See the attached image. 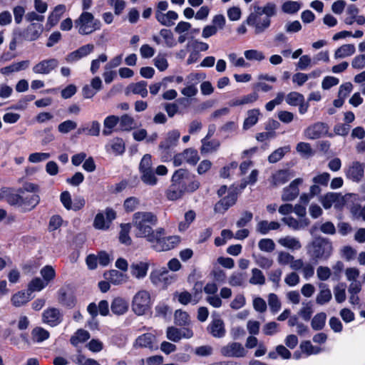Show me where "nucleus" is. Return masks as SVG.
<instances>
[{"instance_id":"1","label":"nucleus","mask_w":365,"mask_h":365,"mask_svg":"<svg viewBox=\"0 0 365 365\" xmlns=\"http://www.w3.org/2000/svg\"><path fill=\"white\" fill-rule=\"evenodd\" d=\"M253 11L248 16L246 22L255 28V34L263 33L270 26V17L276 15L277 6L274 3L268 2L264 7L252 5Z\"/></svg>"},{"instance_id":"2","label":"nucleus","mask_w":365,"mask_h":365,"mask_svg":"<svg viewBox=\"0 0 365 365\" xmlns=\"http://www.w3.org/2000/svg\"><path fill=\"white\" fill-rule=\"evenodd\" d=\"M158 217L152 212H136L132 217V225L137 237L145 238L148 242L153 237L155 230L153 226L158 224Z\"/></svg>"},{"instance_id":"3","label":"nucleus","mask_w":365,"mask_h":365,"mask_svg":"<svg viewBox=\"0 0 365 365\" xmlns=\"http://www.w3.org/2000/svg\"><path fill=\"white\" fill-rule=\"evenodd\" d=\"M171 182L179 184L185 192H193L200 186V182L196 176L186 169L180 168L173 173Z\"/></svg>"},{"instance_id":"4","label":"nucleus","mask_w":365,"mask_h":365,"mask_svg":"<svg viewBox=\"0 0 365 365\" xmlns=\"http://www.w3.org/2000/svg\"><path fill=\"white\" fill-rule=\"evenodd\" d=\"M165 230L163 227L155 230L153 237L149 240L152 247L157 252H162L173 249L178 242L179 238L177 236L165 237Z\"/></svg>"},{"instance_id":"5","label":"nucleus","mask_w":365,"mask_h":365,"mask_svg":"<svg viewBox=\"0 0 365 365\" xmlns=\"http://www.w3.org/2000/svg\"><path fill=\"white\" fill-rule=\"evenodd\" d=\"M101 26V21L95 19L91 13L87 11L83 12L75 21V27L81 35L91 34L99 30Z\"/></svg>"},{"instance_id":"6","label":"nucleus","mask_w":365,"mask_h":365,"mask_svg":"<svg viewBox=\"0 0 365 365\" xmlns=\"http://www.w3.org/2000/svg\"><path fill=\"white\" fill-rule=\"evenodd\" d=\"M332 245L327 239L316 238L311 245L309 251L312 257L317 262L319 259H327L332 252Z\"/></svg>"},{"instance_id":"7","label":"nucleus","mask_w":365,"mask_h":365,"mask_svg":"<svg viewBox=\"0 0 365 365\" xmlns=\"http://www.w3.org/2000/svg\"><path fill=\"white\" fill-rule=\"evenodd\" d=\"M150 294L148 291L140 290L134 295L132 309L137 315L145 314L150 309Z\"/></svg>"},{"instance_id":"8","label":"nucleus","mask_w":365,"mask_h":365,"mask_svg":"<svg viewBox=\"0 0 365 365\" xmlns=\"http://www.w3.org/2000/svg\"><path fill=\"white\" fill-rule=\"evenodd\" d=\"M150 279L155 286L160 289H166L175 280L174 277L169 274L167 270L162 271L160 269L151 272Z\"/></svg>"},{"instance_id":"9","label":"nucleus","mask_w":365,"mask_h":365,"mask_svg":"<svg viewBox=\"0 0 365 365\" xmlns=\"http://www.w3.org/2000/svg\"><path fill=\"white\" fill-rule=\"evenodd\" d=\"M42 322L51 327H55L61 324L63 320L62 312L56 307H48L41 317Z\"/></svg>"},{"instance_id":"10","label":"nucleus","mask_w":365,"mask_h":365,"mask_svg":"<svg viewBox=\"0 0 365 365\" xmlns=\"http://www.w3.org/2000/svg\"><path fill=\"white\" fill-rule=\"evenodd\" d=\"M365 166L359 161H353L344 170V173L349 180L354 182H359L364 178Z\"/></svg>"},{"instance_id":"11","label":"nucleus","mask_w":365,"mask_h":365,"mask_svg":"<svg viewBox=\"0 0 365 365\" xmlns=\"http://www.w3.org/2000/svg\"><path fill=\"white\" fill-rule=\"evenodd\" d=\"M18 192L21 193L19 208L24 212L32 210L40 202V197L37 194L26 193L22 189Z\"/></svg>"},{"instance_id":"12","label":"nucleus","mask_w":365,"mask_h":365,"mask_svg":"<svg viewBox=\"0 0 365 365\" xmlns=\"http://www.w3.org/2000/svg\"><path fill=\"white\" fill-rule=\"evenodd\" d=\"M328 132L327 125L322 122L316 123L304 130V135L306 138L316 140L326 135Z\"/></svg>"},{"instance_id":"13","label":"nucleus","mask_w":365,"mask_h":365,"mask_svg":"<svg viewBox=\"0 0 365 365\" xmlns=\"http://www.w3.org/2000/svg\"><path fill=\"white\" fill-rule=\"evenodd\" d=\"M237 200V194L235 192H230L227 196L218 201L214 207L215 212L223 214L230 207L233 206Z\"/></svg>"},{"instance_id":"14","label":"nucleus","mask_w":365,"mask_h":365,"mask_svg":"<svg viewBox=\"0 0 365 365\" xmlns=\"http://www.w3.org/2000/svg\"><path fill=\"white\" fill-rule=\"evenodd\" d=\"M94 50V45L88 43L78 48L77 50L68 53L66 57V61L68 63L76 62L82 58L88 56Z\"/></svg>"},{"instance_id":"15","label":"nucleus","mask_w":365,"mask_h":365,"mask_svg":"<svg viewBox=\"0 0 365 365\" xmlns=\"http://www.w3.org/2000/svg\"><path fill=\"white\" fill-rule=\"evenodd\" d=\"M303 180L302 178H297L294 180L289 186L284 187L282 194V201H292L299 193L298 185L302 184Z\"/></svg>"},{"instance_id":"16","label":"nucleus","mask_w":365,"mask_h":365,"mask_svg":"<svg viewBox=\"0 0 365 365\" xmlns=\"http://www.w3.org/2000/svg\"><path fill=\"white\" fill-rule=\"evenodd\" d=\"M221 353L223 356L228 357H243L246 351L241 344L232 342L222 347Z\"/></svg>"},{"instance_id":"17","label":"nucleus","mask_w":365,"mask_h":365,"mask_svg":"<svg viewBox=\"0 0 365 365\" xmlns=\"http://www.w3.org/2000/svg\"><path fill=\"white\" fill-rule=\"evenodd\" d=\"M43 32V25L40 23H32L22 33L23 38L26 41H35Z\"/></svg>"},{"instance_id":"18","label":"nucleus","mask_w":365,"mask_h":365,"mask_svg":"<svg viewBox=\"0 0 365 365\" xmlns=\"http://www.w3.org/2000/svg\"><path fill=\"white\" fill-rule=\"evenodd\" d=\"M58 65V61L55 58L43 60L33 67V71L38 74H48L55 69Z\"/></svg>"},{"instance_id":"19","label":"nucleus","mask_w":365,"mask_h":365,"mask_svg":"<svg viewBox=\"0 0 365 365\" xmlns=\"http://www.w3.org/2000/svg\"><path fill=\"white\" fill-rule=\"evenodd\" d=\"M294 177L289 170H279L272 173L270 178V182L274 187L283 185Z\"/></svg>"},{"instance_id":"20","label":"nucleus","mask_w":365,"mask_h":365,"mask_svg":"<svg viewBox=\"0 0 365 365\" xmlns=\"http://www.w3.org/2000/svg\"><path fill=\"white\" fill-rule=\"evenodd\" d=\"M180 136V133L177 130L168 132L165 139L160 143L158 148L173 149L177 145Z\"/></svg>"},{"instance_id":"21","label":"nucleus","mask_w":365,"mask_h":365,"mask_svg":"<svg viewBox=\"0 0 365 365\" xmlns=\"http://www.w3.org/2000/svg\"><path fill=\"white\" fill-rule=\"evenodd\" d=\"M128 301L120 297L114 298L110 304L111 312L118 316L125 314L128 310Z\"/></svg>"},{"instance_id":"22","label":"nucleus","mask_w":365,"mask_h":365,"mask_svg":"<svg viewBox=\"0 0 365 365\" xmlns=\"http://www.w3.org/2000/svg\"><path fill=\"white\" fill-rule=\"evenodd\" d=\"M207 331L214 337H223L225 334V329L223 321L220 318L214 319L207 327Z\"/></svg>"},{"instance_id":"23","label":"nucleus","mask_w":365,"mask_h":365,"mask_svg":"<svg viewBox=\"0 0 365 365\" xmlns=\"http://www.w3.org/2000/svg\"><path fill=\"white\" fill-rule=\"evenodd\" d=\"M319 293L316 297V303L319 305L329 303L332 299V294L328 285L325 283H319Z\"/></svg>"},{"instance_id":"24","label":"nucleus","mask_w":365,"mask_h":365,"mask_svg":"<svg viewBox=\"0 0 365 365\" xmlns=\"http://www.w3.org/2000/svg\"><path fill=\"white\" fill-rule=\"evenodd\" d=\"M282 221L294 230H303L309 225V220L307 217L297 220L292 217H283Z\"/></svg>"},{"instance_id":"25","label":"nucleus","mask_w":365,"mask_h":365,"mask_svg":"<svg viewBox=\"0 0 365 365\" xmlns=\"http://www.w3.org/2000/svg\"><path fill=\"white\" fill-rule=\"evenodd\" d=\"M148 268V262H137L130 265V272L134 277L142 279L146 276Z\"/></svg>"},{"instance_id":"26","label":"nucleus","mask_w":365,"mask_h":365,"mask_svg":"<svg viewBox=\"0 0 365 365\" xmlns=\"http://www.w3.org/2000/svg\"><path fill=\"white\" fill-rule=\"evenodd\" d=\"M155 18L162 25L169 27L174 24L173 21L178 19V15L173 11H169L166 14L155 12Z\"/></svg>"},{"instance_id":"27","label":"nucleus","mask_w":365,"mask_h":365,"mask_svg":"<svg viewBox=\"0 0 365 365\" xmlns=\"http://www.w3.org/2000/svg\"><path fill=\"white\" fill-rule=\"evenodd\" d=\"M277 242L283 247L292 251L299 250L302 248L300 241L297 238L289 235L279 238Z\"/></svg>"},{"instance_id":"28","label":"nucleus","mask_w":365,"mask_h":365,"mask_svg":"<svg viewBox=\"0 0 365 365\" xmlns=\"http://www.w3.org/2000/svg\"><path fill=\"white\" fill-rule=\"evenodd\" d=\"M185 193L179 184L176 182H171V185L166 191V197L169 200L174 201L182 198Z\"/></svg>"},{"instance_id":"29","label":"nucleus","mask_w":365,"mask_h":365,"mask_svg":"<svg viewBox=\"0 0 365 365\" xmlns=\"http://www.w3.org/2000/svg\"><path fill=\"white\" fill-rule=\"evenodd\" d=\"M155 336L151 333H146L139 336L134 343L135 347H145L149 349L153 348V342Z\"/></svg>"},{"instance_id":"30","label":"nucleus","mask_w":365,"mask_h":365,"mask_svg":"<svg viewBox=\"0 0 365 365\" xmlns=\"http://www.w3.org/2000/svg\"><path fill=\"white\" fill-rule=\"evenodd\" d=\"M343 199V197L338 193L329 192L322 197L320 202L325 209L330 208L333 205L336 206V203Z\"/></svg>"},{"instance_id":"31","label":"nucleus","mask_w":365,"mask_h":365,"mask_svg":"<svg viewBox=\"0 0 365 365\" xmlns=\"http://www.w3.org/2000/svg\"><path fill=\"white\" fill-rule=\"evenodd\" d=\"M104 277L109 282L115 285L125 282L127 279L125 274L115 269L106 272Z\"/></svg>"},{"instance_id":"32","label":"nucleus","mask_w":365,"mask_h":365,"mask_svg":"<svg viewBox=\"0 0 365 365\" xmlns=\"http://www.w3.org/2000/svg\"><path fill=\"white\" fill-rule=\"evenodd\" d=\"M120 129L123 131H130L138 127L137 122L128 114H124L119 118Z\"/></svg>"},{"instance_id":"33","label":"nucleus","mask_w":365,"mask_h":365,"mask_svg":"<svg viewBox=\"0 0 365 365\" xmlns=\"http://www.w3.org/2000/svg\"><path fill=\"white\" fill-rule=\"evenodd\" d=\"M279 227L280 225L277 222H268L267 220H262L257 223L256 230L262 235H266L270 230H277L279 228Z\"/></svg>"},{"instance_id":"34","label":"nucleus","mask_w":365,"mask_h":365,"mask_svg":"<svg viewBox=\"0 0 365 365\" xmlns=\"http://www.w3.org/2000/svg\"><path fill=\"white\" fill-rule=\"evenodd\" d=\"M356 51L354 44H344L338 48L334 53L336 59L344 58L352 56Z\"/></svg>"},{"instance_id":"35","label":"nucleus","mask_w":365,"mask_h":365,"mask_svg":"<svg viewBox=\"0 0 365 365\" xmlns=\"http://www.w3.org/2000/svg\"><path fill=\"white\" fill-rule=\"evenodd\" d=\"M209 138H203L201 140L202 146L200 152L202 154L212 153L218 150L220 146V143L217 140H212L209 141Z\"/></svg>"},{"instance_id":"36","label":"nucleus","mask_w":365,"mask_h":365,"mask_svg":"<svg viewBox=\"0 0 365 365\" xmlns=\"http://www.w3.org/2000/svg\"><path fill=\"white\" fill-rule=\"evenodd\" d=\"M31 339L34 342L41 343L50 336L48 331L41 327H36L31 331Z\"/></svg>"},{"instance_id":"37","label":"nucleus","mask_w":365,"mask_h":365,"mask_svg":"<svg viewBox=\"0 0 365 365\" xmlns=\"http://www.w3.org/2000/svg\"><path fill=\"white\" fill-rule=\"evenodd\" d=\"M65 11L66 6L64 5L59 4L56 6L48 17V24L51 26L56 25Z\"/></svg>"},{"instance_id":"38","label":"nucleus","mask_w":365,"mask_h":365,"mask_svg":"<svg viewBox=\"0 0 365 365\" xmlns=\"http://www.w3.org/2000/svg\"><path fill=\"white\" fill-rule=\"evenodd\" d=\"M29 65V61H23L18 63H12L8 66L1 68L0 71L4 75H8L11 73L17 72L26 68Z\"/></svg>"},{"instance_id":"39","label":"nucleus","mask_w":365,"mask_h":365,"mask_svg":"<svg viewBox=\"0 0 365 365\" xmlns=\"http://www.w3.org/2000/svg\"><path fill=\"white\" fill-rule=\"evenodd\" d=\"M260 112L259 109H252L247 111V117L243 123V128L247 130L255 125L259 119Z\"/></svg>"},{"instance_id":"40","label":"nucleus","mask_w":365,"mask_h":365,"mask_svg":"<svg viewBox=\"0 0 365 365\" xmlns=\"http://www.w3.org/2000/svg\"><path fill=\"white\" fill-rule=\"evenodd\" d=\"M128 89L134 94L140 95L142 98L148 96L147 82L144 81H139L135 83H131L128 87Z\"/></svg>"},{"instance_id":"41","label":"nucleus","mask_w":365,"mask_h":365,"mask_svg":"<svg viewBox=\"0 0 365 365\" xmlns=\"http://www.w3.org/2000/svg\"><path fill=\"white\" fill-rule=\"evenodd\" d=\"M119 122V117L116 115H109L106 117L103 121L104 128L103 130V134L104 135H110L113 132V128Z\"/></svg>"},{"instance_id":"42","label":"nucleus","mask_w":365,"mask_h":365,"mask_svg":"<svg viewBox=\"0 0 365 365\" xmlns=\"http://www.w3.org/2000/svg\"><path fill=\"white\" fill-rule=\"evenodd\" d=\"M31 299L30 293L19 292L11 297V303L15 307H21L26 304Z\"/></svg>"},{"instance_id":"43","label":"nucleus","mask_w":365,"mask_h":365,"mask_svg":"<svg viewBox=\"0 0 365 365\" xmlns=\"http://www.w3.org/2000/svg\"><path fill=\"white\" fill-rule=\"evenodd\" d=\"M185 162L190 165H195L200 160L197 151L194 148H187L182 152Z\"/></svg>"},{"instance_id":"44","label":"nucleus","mask_w":365,"mask_h":365,"mask_svg":"<svg viewBox=\"0 0 365 365\" xmlns=\"http://www.w3.org/2000/svg\"><path fill=\"white\" fill-rule=\"evenodd\" d=\"M326 319L327 315L324 312L317 314L312 320V328L315 331L322 330L325 326Z\"/></svg>"},{"instance_id":"45","label":"nucleus","mask_w":365,"mask_h":365,"mask_svg":"<svg viewBox=\"0 0 365 365\" xmlns=\"http://www.w3.org/2000/svg\"><path fill=\"white\" fill-rule=\"evenodd\" d=\"M289 146H284L279 148L272 153L268 157V160L271 163H275L280 160L285 155V153L289 152Z\"/></svg>"},{"instance_id":"46","label":"nucleus","mask_w":365,"mask_h":365,"mask_svg":"<svg viewBox=\"0 0 365 365\" xmlns=\"http://www.w3.org/2000/svg\"><path fill=\"white\" fill-rule=\"evenodd\" d=\"M121 230L119 234V240L121 243L129 245L131 244V238L129 236V232L131 228V224H123L120 226Z\"/></svg>"},{"instance_id":"47","label":"nucleus","mask_w":365,"mask_h":365,"mask_svg":"<svg viewBox=\"0 0 365 365\" xmlns=\"http://www.w3.org/2000/svg\"><path fill=\"white\" fill-rule=\"evenodd\" d=\"M296 150L303 157L309 158L314 154L311 145L308 143L300 142L297 144Z\"/></svg>"},{"instance_id":"48","label":"nucleus","mask_w":365,"mask_h":365,"mask_svg":"<svg viewBox=\"0 0 365 365\" xmlns=\"http://www.w3.org/2000/svg\"><path fill=\"white\" fill-rule=\"evenodd\" d=\"M90 338V334L83 329H78L75 335L72 336L70 341L73 346H77L81 342H84Z\"/></svg>"},{"instance_id":"49","label":"nucleus","mask_w":365,"mask_h":365,"mask_svg":"<svg viewBox=\"0 0 365 365\" xmlns=\"http://www.w3.org/2000/svg\"><path fill=\"white\" fill-rule=\"evenodd\" d=\"M300 8H301L300 3H299L297 1H285L282 5V11L284 13L289 14L297 13L300 9Z\"/></svg>"},{"instance_id":"50","label":"nucleus","mask_w":365,"mask_h":365,"mask_svg":"<svg viewBox=\"0 0 365 365\" xmlns=\"http://www.w3.org/2000/svg\"><path fill=\"white\" fill-rule=\"evenodd\" d=\"M244 56L248 61H262L265 59L264 53L257 49L247 50L244 52Z\"/></svg>"},{"instance_id":"51","label":"nucleus","mask_w":365,"mask_h":365,"mask_svg":"<svg viewBox=\"0 0 365 365\" xmlns=\"http://www.w3.org/2000/svg\"><path fill=\"white\" fill-rule=\"evenodd\" d=\"M250 283L259 285H262L265 283V277L260 269L257 268L252 269V277L250 279Z\"/></svg>"},{"instance_id":"52","label":"nucleus","mask_w":365,"mask_h":365,"mask_svg":"<svg viewBox=\"0 0 365 365\" xmlns=\"http://www.w3.org/2000/svg\"><path fill=\"white\" fill-rule=\"evenodd\" d=\"M274 242L269 238L262 239L258 242L259 249L265 252H272L275 250Z\"/></svg>"},{"instance_id":"53","label":"nucleus","mask_w":365,"mask_h":365,"mask_svg":"<svg viewBox=\"0 0 365 365\" xmlns=\"http://www.w3.org/2000/svg\"><path fill=\"white\" fill-rule=\"evenodd\" d=\"M142 181L149 185H154L157 183L158 179L155 175L153 169L140 172Z\"/></svg>"},{"instance_id":"54","label":"nucleus","mask_w":365,"mask_h":365,"mask_svg":"<svg viewBox=\"0 0 365 365\" xmlns=\"http://www.w3.org/2000/svg\"><path fill=\"white\" fill-rule=\"evenodd\" d=\"M160 34L164 38L165 43L168 47L172 48L176 46L173 34L170 30L163 29L160 30Z\"/></svg>"},{"instance_id":"55","label":"nucleus","mask_w":365,"mask_h":365,"mask_svg":"<svg viewBox=\"0 0 365 365\" xmlns=\"http://www.w3.org/2000/svg\"><path fill=\"white\" fill-rule=\"evenodd\" d=\"M304 97L302 94L293 91L287 94L285 100L287 104L292 106H297L299 103H302V101H304Z\"/></svg>"},{"instance_id":"56","label":"nucleus","mask_w":365,"mask_h":365,"mask_svg":"<svg viewBox=\"0 0 365 365\" xmlns=\"http://www.w3.org/2000/svg\"><path fill=\"white\" fill-rule=\"evenodd\" d=\"M346 285L344 283L337 284L334 289L335 299L338 303H342L346 299Z\"/></svg>"},{"instance_id":"57","label":"nucleus","mask_w":365,"mask_h":365,"mask_svg":"<svg viewBox=\"0 0 365 365\" xmlns=\"http://www.w3.org/2000/svg\"><path fill=\"white\" fill-rule=\"evenodd\" d=\"M294 256L285 251H280L277 255V262L281 266H287L291 264L293 261Z\"/></svg>"},{"instance_id":"58","label":"nucleus","mask_w":365,"mask_h":365,"mask_svg":"<svg viewBox=\"0 0 365 365\" xmlns=\"http://www.w3.org/2000/svg\"><path fill=\"white\" fill-rule=\"evenodd\" d=\"M40 274L43 277V280H45L47 283L53 280L56 277L55 269L51 265H46L43 267L41 269Z\"/></svg>"},{"instance_id":"59","label":"nucleus","mask_w":365,"mask_h":365,"mask_svg":"<svg viewBox=\"0 0 365 365\" xmlns=\"http://www.w3.org/2000/svg\"><path fill=\"white\" fill-rule=\"evenodd\" d=\"M140 205V200L135 197H130L125 200L123 203L126 212H130L135 210Z\"/></svg>"},{"instance_id":"60","label":"nucleus","mask_w":365,"mask_h":365,"mask_svg":"<svg viewBox=\"0 0 365 365\" xmlns=\"http://www.w3.org/2000/svg\"><path fill=\"white\" fill-rule=\"evenodd\" d=\"M246 280V274L243 272L233 273L229 279V284L232 286H241Z\"/></svg>"},{"instance_id":"61","label":"nucleus","mask_w":365,"mask_h":365,"mask_svg":"<svg viewBox=\"0 0 365 365\" xmlns=\"http://www.w3.org/2000/svg\"><path fill=\"white\" fill-rule=\"evenodd\" d=\"M195 212L193 210H189L185 214V222H181L179 224V230L180 231H185L189 227V225L195 219Z\"/></svg>"},{"instance_id":"62","label":"nucleus","mask_w":365,"mask_h":365,"mask_svg":"<svg viewBox=\"0 0 365 365\" xmlns=\"http://www.w3.org/2000/svg\"><path fill=\"white\" fill-rule=\"evenodd\" d=\"M359 9L354 4L349 5L346 9V13L349 16L344 19V23L347 25H351L354 22V19L359 14Z\"/></svg>"},{"instance_id":"63","label":"nucleus","mask_w":365,"mask_h":365,"mask_svg":"<svg viewBox=\"0 0 365 365\" xmlns=\"http://www.w3.org/2000/svg\"><path fill=\"white\" fill-rule=\"evenodd\" d=\"M190 321L189 315L187 312L182 310H177L175 313V322L177 325L184 326L188 324Z\"/></svg>"},{"instance_id":"64","label":"nucleus","mask_w":365,"mask_h":365,"mask_svg":"<svg viewBox=\"0 0 365 365\" xmlns=\"http://www.w3.org/2000/svg\"><path fill=\"white\" fill-rule=\"evenodd\" d=\"M77 123L71 120H67L60 123L58 126V130L61 133H68V132L76 129Z\"/></svg>"}]
</instances>
